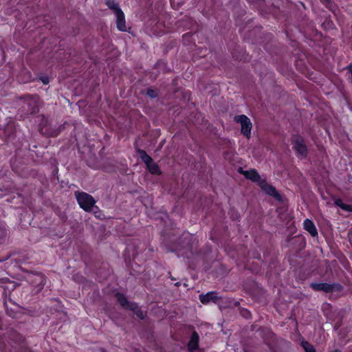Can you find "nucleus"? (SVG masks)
<instances>
[{
    "mask_svg": "<svg viewBox=\"0 0 352 352\" xmlns=\"http://www.w3.org/2000/svg\"><path fill=\"white\" fill-rule=\"evenodd\" d=\"M39 98L36 95H26L20 98L19 111L25 116L36 113L39 111Z\"/></svg>",
    "mask_w": 352,
    "mask_h": 352,
    "instance_id": "1",
    "label": "nucleus"
},
{
    "mask_svg": "<svg viewBox=\"0 0 352 352\" xmlns=\"http://www.w3.org/2000/svg\"><path fill=\"white\" fill-rule=\"evenodd\" d=\"M75 195L81 208L86 212L94 211L96 212L94 210L98 209V207L95 206L96 201L91 195L84 192H76Z\"/></svg>",
    "mask_w": 352,
    "mask_h": 352,
    "instance_id": "2",
    "label": "nucleus"
},
{
    "mask_svg": "<svg viewBox=\"0 0 352 352\" xmlns=\"http://www.w3.org/2000/svg\"><path fill=\"white\" fill-rule=\"evenodd\" d=\"M26 279L28 283L34 287L36 294L43 289L46 283V277L41 272L28 271Z\"/></svg>",
    "mask_w": 352,
    "mask_h": 352,
    "instance_id": "3",
    "label": "nucleus"
},
{
    "mask_svg": "<svg viewBox=\"0 0 352 352\" xmlns=\"http://www.w3.org/2000/svg\"><path fill=\"white\" fill-rule=\"evenodd\" d=\"M310 287L316 292H323L324 293L340 292L344 289L343 286L338 283L331 284L327 283H311Z\"/></svg>",
    "mask_w": 352,
    "mask_h": 352,
    "instance_id": "4",
    "label": "nucleus"
},
{
    "mask_svg": "<svg viewBox=\"0 0 352 352\" xmlns=\"http://www.w3.org/2000/svg\"><path fill=\"white\" fill-rule=\"evenodd\" d=\"M234 120L241 124V132L248 138L250 137L251 129H252V122L250 119L248 118L245 115H239L235 116L234 118Z\"/></svg>",
    "mask_w": 352,
    "mask_h": 352,
    "instance_id": "5",
    "label": "nucleus"
},
{
    "mask_svg": "<svg viewBox=\"0 0 352 352\" xmlns=\"http://www.w3.org/2000/svg\"><path fill=\"white\" fill-rule=\"evenodd\" d=\"M292 144L294 150L300 155L307 157V147L305 139L300 135H294L292 139Z\"/></svg>",
    "mask_w": 352,
    "mask_h": 352,
    "instance_id": "6",
    "label": "nucleus"
},
{
    "mask_svg": "<svg viewBox=\"0 0 352 352\" xmlns=\"http://www.w3.org/2000/svg\"><path fill=\"white\" fill-rule=\"evenodd\" d=\"M259 186L266 194L274 197L276 201L279 202L283 201L282 196L276 190V188L271 184L267 183L265 179H264L263 182L260 184Z\"/></svg>",
    "mask_w": 352,
    "mask_h": 352,
    "instance_id": "7",
    "label": "nucleus"
},
{
    "mask_svg": "<svg viewBox=\"0 0 352 352\" xmlns=\"http://www.w3.org/2000/svg\"><path fill=\"white\" fill-rule=\"evenodd\" d=\"M3 134L9 141H14L16 135V123L10 119L3 130Z\"/></svg>",
    "mask_w": 352,
    "mask_h": 352,
    "instance_id": "8",
    "label": "nucleus"
},
{
    "mask_svg": "<svg viewBox=\"0 0 352 352\" xmlns=\"http://www.w3.org/2000/svg\"><path fill=\"white\" fill-rule=\"evenodd\" d=\"M199 300L202 304H208L209 302L219 303L221 298L218 296L216 292H209L206 294H200L199 296Z\"/></svg>",
    "mask_w": 352,
    "mask_h": 352,
    "instance_id": "9",
    "label": "nucleus"
},
{
    "mask_svg": "<svg viewBox=\"0 0 352 352\" xmlns=\"http://www.w3.org/2000/svg\"><path fill=\"white\" fill-rule=\"evenodd\" d=\"M243 175H244L246 179H250L253 182L257 183L258 186H260V184L264 180L261 177L260 175L255 169L245 170L244 173H243Z\"/></svg>",
    "mask_w": 352,
    "mask_h": 352,
    "instance_id": "10",
    "label": "nucleus"
},
{
    "mask_svg": "<svg viewBox=\"0 0 352 352\" xmlns=\"http://www.w3.org/2000/svg\"><path fill=\"white\" fill-rule=\"evenodd\" d=\"M115 14L116 15V26L118 29L120 31H126V27L125 25V18L124 12L122 10H119Z\"/></svg>",
    "mask_w": 352,
    "mask_h": 352,
    "instance_id": "11",
    "label": "nucleus"
},
{
    "mask_svg": "<svg viewBox=\"0 0 352 352\" xmlns=\"http://www.w3.org/2000/svg\"><path fill=\"white\" fill-rule=\"evenodd\" d=\"M199 337L196 331H193L188 343V349L190 351H195L198 347Z\"/></svg>",
    "mask_w": 352,
    "mask_h": 352,
    "instance_id": "12",
    "label": "nucleus"
},
{
    "mask_svg": "<svg viewBox=\"0 0 352 352\" xmlns=\"http://www.w3.org/2000/svg\"><path fill=\"white\" fill-rule=\"evenodd\" d=\"M303 225L305 230H306L312 236H316L318 235L317 229L311 220L306 219L304 221Z\"/></svg>",
    "mask_w": 352,
    "mask_h": 352,
    "instance_id": "13",
    "label": "nucleus"
},
{
    "mask_svg": "<svg viewBox=\"0 0 352 352\" xmlns=\"http://www.w3.org/2000/svg\"><path fill=\"white\" fill-rule=\"evenodd\" d=\"M115 296L120 305L126 309H129L130 305L133 303V302L129 301L126 296L122 293L117 292Z\"/></svg>",
    "mask_w": 352,
    "mask_h": 352,
    "instance_id": "14",
    "label": "nucleus"
},
{
    "mask_svg": "<svg viewBox=\"0 0 352 352\" xmlns=\"http://www.w3.org/2000/svg\"><path fill=\"white\" fill-rule=\"evenodd\" d=\"M257 332L258 333L259 336L265 340L271 338L274 336L272 330L267 327H259L257 330Z\"/></svg>",
    "mask_w": 352,
    "mask_h": 352,
    "instance_id": "15",
    "label": "nucleus"
},
{
    "mask_svg": "<svg viewBox=\"0 0 352 352\" xmlns=\"http://www.w3.org/2000/svg\"><path fill=\"white\" fill-rule=\"evenodd\" d=\"M129 309L131 310L140 319L142 320L144 318V314L137 303L133 302V303L130 305Z\"/></svg>",
    "mask_w": 352,
    "mask_h": 352,
    "instance_id": "16",
    "label": "nucleus"
},
{
    "mask_svg": "<svg viewBox=\"0 0 352 352\" xmlns=\"http://www.w3.org/2000/svg\"><path fill=\"white\" fill-rule=\"evenodd\" d=\"M138 153L140 155V157L141 158L142 161L146 164H148L149 163L152 162L153 160L151 157H150L146 152L144 150L138 148L137 150Z\"/></svg>",
    "mask_w": 352,
    "mask_h": 352,
    "instance_id": "17",
    "label": "nucleus"
},
{
    "mask_svg": "<svg viewBox=\"0 0 352 352\" xmlns=\"http://www.w3.org/2000/svg\"><path fill=\"white\" fill-rule=\"evenodd\" d=\"M146 168L148 170V171L153 175L161 174L159 166L156 163H155L153 160L152 161V162H151V164L149 163L148 164L146 165Z\"/></svg>",
    "mask_w": 352,
    "mask_h": 352,
    "instance_id": "18",
    "label": "nucleus"
},
{
    "mask_svg": "<svg viewBox=\"0 0 352 352\" xmlns=\"http://www.w3.org/2000/svg\"><path fill=\"white\" fill-rule=\"evenodd\" d=\"M104 3L109 9L114 11V13L117 12L119 10H121L118 3H117L114 0H104Z\"/></svg>",
    "mask_w": 352,
    "mask_h": 352,
    "instance_id": "19",
    "label": "nucleus"
},
{
    "mask_svg": "<svg viewBox=\"0 0 352 352\" xmlns=\"http://www.w3.org/2000/svg\"><path fill=\"white\" fill-rule=\"evenodd\" d=\"M302 346L304 348L305 352H316L314 346L309 343L308 342H302Z\"/></svg>",
    "mask_w": 352,
    "mask_h": 352,
    "instance_id": "20",
    "label": "nucleus"
},
{
    "mask_svg": "<svg viewBox=\"0 0 352 352\" xmlns=\"http://www.w3.org/2000/svg\"><path fill=\"white\" fill-rule=\"evenodd\" d=\"M146 95L148 96L151 98H157L158 96V93L156 90L153 89H148L146 91Z\"/></svg>",
    "mask_w": 352,
    "mask_h": 352,
    "instance_id": "21",
    "label": "nucleus"
},
{
    "mask_svg": "<svg viewBox=\"0 0 352 352\" xmlns=\"http://www.w3.org/2000/svg\"><path fill=\"white\" fill-rule=\"evenodd\" d=\"M335 204L340 207L341 209L342 210H345L346 208V204H344L342 201V199H338L335 201Z\"/></svg>",
    "mask_w": 352,
    "mask_h": 352,
    "instance_id": "22",
    "label": "nucleus"
},
{
    "mask_svg": "<svg viewBox=\"0 0 352 352\" xmlns=\"http://www.w3.org/2000/svg\"><path fill=\"white\" fill-rule=\"evenodd\" d=\"M241 315L245 318H249L251 316V314L248 309H243L241 310Z\"/></svg>",
    "mask_w": 352,
    "mask_h": 352,
    "instance_id": "23",
    "label": "nucleus"
},
{
    "mask_svg": "<svg viewBox=\"0 0 352 352\" xmlns=\"http://www.w3.org/2000/svg\"><path fill=\"white\" fill-rule=\"evenodd\" d=\"M346 69L348 70V72L350 73L351 76H350V78H349V80L351 82H352V64H350L347 67H346Z\"/></svg>",
    "mask_w": 352,
    "mask_h": 352,
    "instance_id": "24",
    "label": "nucleus"
},
{
    "mask_svg": "<svg viewBox=\"0 0 352 352\" xmlns=\"http://www.w3.org/2000/svg\"><path fill=\"white\" fill-rule=\"evenodd\" d=\"M40 80L43 82L44 85H47L49 83V78L47 77H41Z\"/></svg>",
    "mask_w": 352,
    "mask_h": 352,
    "instance_id": "25",
    "label": "nucleus"
},
{
    "mask_svg": "<svg viewBox=\"0 0 352 352\" xmlns=\"http://www.w3.org/2000/svg\"><path fill=\"white\" fill-rule=\"evenodd\" d=\"M344 210L352 212V205L346 204V208Z\"/></svg>",
    "mask_w": 352,
    "mask_h": 352,
    "instance_id": "26",
    "label": "nucleus"
},
{
    "mask_svg": "<svg viewBox=\"0 0 352 352\" xmlns=\"http://www.w3.org/2000/svg\"><path fill=\"white\" fill-rule=\"evenodd\" d=\"M324 4L328 7V5L331 3V0H321Z\"/></svg>",
    "mask_w": 352,
    "mask_h": 352,
    "instance_id": "27",
    "label": "nucleus"
},
{
    "mask_svg": "<svg viewBox=\"0 0 352 352\" xmlns=\"http://www.w3.org/2000/svg\"><path fill=\"white\" fill-rule=\"evenodd\" d=\"M238 171L243 175V173H244L245 170H243L242 168H239Z\"/></svg>",
    "mask_w": 352,
    "mask_h": 352,
    "instance_id": "28",
    "label": "nucleus"
},
{
    "mask_svg": "<svg viewBox=\"0 0 352 352\" xmlns=\"http://www.w3.org/2000/svg\"><path fill=\"white\" fill-rule=\"evenodd\" d=\"M13 144L16 146H20V144H17L16 142H13Z\"/></svg>",
    "mask_w": 352,
    "mask_h": 352,
    "instance_id": "29",
    "label": "nucleus"
},
{
    "mask_svg": "<svg viewBox=\"0 0 352 352\" xmlns=\"http://www.w3.org/2000/svg\"><path fill=\"white\" fill-rule=\"evenodd\" d=\"M333 352H341V351L340 350H338V349H336Z\"/></svg>",
    "mask_w": 352,
    "mask_h": 352,
    "instance_id": "30",
    "label": "nucleus"
},
{
    "mask_svg": "<svg viewBox=\"0 0 352 352\" xmlns=\"http://www.w3.org/2000/svg\"><path fill=\"white\" fill-rule=\"evenodd\" d=\"M101 352H107V351H106L104 349H102L101 350Z\"/></svg>",
    "mask_w": 352,
    "mask_h": 352,
    "instance_id": "31",
    "label": "nucleus"
},
{
    "mask_svg": "<svg viewBox=\"0 0 352 352\" xmlns=\"http://www.w3.org/2000/svg\"><path fill=\"white\" fill-rule=\"evenodd\" d=\"M179 285V283H177L175 284V285H177V286H178Z\"/></svg>",
    "mask_w": 352,
    "mask_h": 352,
    "instance_id": "32",
    "label": "nucleus"
}]
</instances>
